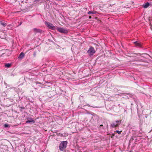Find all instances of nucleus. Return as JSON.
Masks as SVG:
<instances>
[{
    "instance_id": "6",
    "label": "nucleus",
    "mask_w": 152,
    "mask_h": 152,
    "mask_svg": "<svg viewBox=\"0 0 152 152\" xmlns=\"http://www.w3.org/2000/svg\"><path fill=\"white\" fill-rule=\"evenodd\" d=\"M33 31H34V32L35 33H41L42 32V30L40 29H38L37 28H34L33 29Z\"/></svg>"
},
{
    "instance_id": "4",
    "label": "nucleus",
    "mask_w": 152,
    "mask_h": 152,
    "mask_svg": "<svg viewBox=\"0 0 152 152\" xmlns=\"http://www.w3.org/2000/svg\"><path fill=\"white\" fill-rule=\"evenodd\" d=\"M121 123V120H116L115 123H113L110 125V126L112 128H115L118 126Z\"/></svg>"
},
{
    "instance_id": "13",
    "label": "nucleus",
    "mask_w": 152,
    "mask_h": 152,
    "mask_svg": "<svg viewBox=\"0 0 152 152\" xmlns=\"http://www.w3.org/2000/svg\"><path fill=\"white\" fill-rule=\"evenodd\" d=\"M96 12V11L93 12L92 11H89L88 12V14H89V15L90 14H95Z\"/></svg>"
},
{
    "instance_id": "7",
    "label": "nucleus",
    "mask_w": 152,
    "mask_h": 152,
    "mask_svg": "<svg viewBox=\"0 0 152 152\" xmlns=\"http://www.w3.org/2000/svg\"><path fill=\"white\" fill-rule=\"evenodd\" d=\"M35 122V121L32 118H29L27 120L26 122V123H34Z\"/></svg>"
},
{
    "instance_id": "8",
    "label": "nucleus",
    "mask_w": 152,
    "mask_h": 152,
    "mask_svg": "<svg viewBox=\"0 0 152 152\" xmlns=\"http://www.w3.org/2000/svg\"><path fill=\"white\" fill-rule=\"evenodd\" d=\"M150 5V4L149 2H147L144 4L143 5L142 7H143L144 8H146L148 7Z\"/></svg>"
},
{
    "instance_id": "14",
    "label": "nucleus",
    "mask_w": 152,
    "mask_h": 152,
    "mask_svg": "<svg viewBox=\"0 0 152 152\" xmlns=\"http://www.w3.org/2000/svg\"><path fill=\"white\" fill-rule=\"evenodd\" d=\"M11 66V64H5V66L7 67H10Z\"/></svg>"
},
{
    "instance_id": "1",
    "label": "nucleus",
    "mask_w": 152,
    "mask_h": 152,
    "mask_svg": "<svg viewBox=\"0 0 152 152\" xmlns=\"http://www.w3.org/2000/svg\"><path fill=\"white\" fill-rule=\"evenodd\" d=\"M67 144V141H64L61 142L59 145V148L60 151H63L66 147Z\"/></svg>"
},
{
    "instance_id": "11",
    "label": "nucleus",
    "mask_w": 152,
    "mask_h": 152,
    "mask_svg": "<svg viewBox=\"0 0 152 152\" xmlns=\"http://www.w3.org/2000/svg\"><path fill=\"white\" fill-rule=\"evenodd\" d=\"M124 95L125 96H127V98H129V97H132V95L129 93H126L124 94Z\"/></svg>"
},
{
    "instance_id": "5",
    "label": "nucleus",
    "mask_w": 152,
    "mask_h": 152,
    "mask_svg": "<svg viewBox=\"0 0 152 152\" xmlns=\"http://www.w3.org/2000/svg\"><path fill=\"white\" fill-rule=\"evenodd\" d=\"M87 53L89 56H91L95 53V51L93 47H91L87 51Z\"/></svg>"
},
{
    "instance_id": "21",
    "label": "nucleus",
    "mask_w": 152,
    "mask_h": 152,
    "mask_svg": "<svg viewBox=\"0 0 152 152\" xmlns=\"http://www.w3.org/2000/svg\"><path fill=\"white\" fill-rule=\"evenodd\" d=\"M11 25H10H10H9L8 26H11Z\"/></svg>"
},
{
    "instance_id": "23",
    "label": "nucleus",
    "mask_w": 152,
    "mask_h": 152,
    "mask_svg": "<svg viewBox=\"0 0 152 152\" xmlns=\"http://www.w3.org/2000/svg\"><path fill=\"white\" fill-rule=\"evenodd\" d=\"M130 152H133L130 151Z\"/></svg>"
},
{
    "instance_id": "2",
    "label": "nucleus",
    "mask_w": 152,
    "mask_h": 152,
    "mask_svg": "<svg viewBox=\"0 0 152 152\" xmlns=\"http://www.w3.org/2000/svg\"><path fill=\"white\" fill-rule=\"evenodd\" d=\"M45 25L49 29L52 30H54L56 29V27L53 24L49 22L45 21Z\"/></svg>"
},
{
    "instance_id": "9",
    "label": "nucleus",
    "mask_w": 152,
    "mask_h": 152,
    "mask_svg": "<svg viewBox=\"0 0 152 152\" xmlns=\"http://www.w3.org/2000/svg\"><path fill=\"white\" fill-rule=\"evenodd\" d=\"M25 54L23 52H21L18 57V58L19 59H22L24 56Z\"/></svg>"
},
{
    "instance_id": "22",
    "label": "nucleus",
    "mask_w": 152,
    "mask_h": 152,
    "mask_svg": "<svg viewBox=\"0 0 152 152\" xmlns=\"http://www.w3.org/2000/svg\"><path fill=\"white\" fill-rule=\"evenodd\" d=\"M23 108V109L24 108V107H23V108Z\"/></svg>"
},
{
    "instance_id": "15",
    "label": "nucleus",
    "mask_w": 152,
    "mask_h": 152,
    "mask_svg": "<svg viewBox=\"0 0 152 152\" xmlns=\"http://www.w3.org/2000/svg\"><path fill=\"white\" fill-rule=\"evenodd\" d=\"M122 131H119L118 130H117L115 131L117 133H118L119 134H121V132H122Z\"/></svg>"
},
{
    "instance_id": "10",
    "label": "nucleus",
    "mask_w": 152,
    "mask_h": 152,
    "mask_svg": "<svg viewBox=\"0 0 152 152\" xmlns=\"http://www.w3.org/2000/svg\"><path fill=\"white\" fill-rule=\"evenodd\" d=\"M134 44L137 46H139L140 47H141L142 45L140 42L136 41L134 42Z\"/></svg>"
},
{
    "instance_id": "17",
    "label": "nucleus",
    "mask_w": 152,
    "mask_h": 152,
    "mask_svg": "<svg viewBox=\"0 0 152 152\" xmlns=\"http://www.w3.org/2000/svg\"><path fill=\"white\" fill-rule=\"evenodd\" d=\"M36 84H41V83H40V82H38V81L36 82Z\"/></svg>"
},
{
    "instance_id": "12",
    "label": "nucleus",
    "mask_w": 152,
    "mask_h": 152,
    "mask_svg": "<svg viewBox=\"0 0 152 152\" xmlns=\"http://www.w3.org/2000/svg\"><path fill=\"white\" fill-rule=\"evenodd\" d=\"M0 25H2L4 27L7 25V24L6 23H3L2 21H0Z\"/></svg>"
},
{
    "instance_id": "19",
    "label": "nucleus",
    "mask_w": 152,
    "mask_h": 152,
    "mask_svg": "<svg viewBox=\"0 0 152 152\" xmlns=\"http://www.w3.org/2000/svg\"><path fill=\"white\" fill-rule=\"evenodd\" d=\"M91 16H89V18L91 19Z\"/></svg>"
},
{
    "instance_id": "16",
    "label": "nucleus",
    "mask_w": 152,
    "mask_h": 152,
    "mask_svg": "<svg viewBox=\"0 0 152 152\" xmlns=\"http://www.w3.org/2000/svg\"><path fill=\"white\" fill-rule=\"evenodd\" d=\"M4 126L5 127H9V126L8 124H5L4 125Z\"/></svg>"
},
{
    "instance_id": "20",
    "label": "nucleus",
    "mask_w": 152,
    "mask_h": 152,
    "mask_svg": "<svg viewBox=\"0 0 152 152\" xmlns=\"http://www.w3.org/2000/svg\"><path fill=\"white\" fill-rule=\"evenodd\" d=\"M100 126H103V125L102 124V125H100Z\"/></svg>"
},
{
    "instance_id": "18",
    "label": "nucleus",
    "mask_w": 152,
    "mask_h": 152,
    "mask_svg": "<svg viewBox=\"0 0 152 152\" xmlns=\"http://www.w3.org/2000/svg\"><path fill=\"white\" fill-rule=\"evenodd\" d=\"M22 23V22H20V24L19 25V26H20V25H21Z\"/></svg>"
},
{
    "instance_id": "3",
    "label": "nucleus",
    "mask_w": 152,
    "mask_h": 152,
    "mask_svg": "<svg viewBox=\"0 0 152 152\" xmlns=\"http://www.w3.org/2000/svg\"><path fill=\"white\" fill-rule=\"evenodd\" d=\"M57 30L59 32L64 34H66L68 32V31L64 28L58 27L57 28Z\"/></svg>"
}]
</instances>
